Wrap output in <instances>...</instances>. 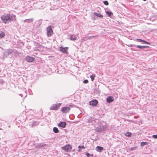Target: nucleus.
<instances>
[{
    "label": "nucleus",
    "mask_w": 157,
    "mask_h": 157,
    "mask_svg": "<svg viewBox=\"0 0 157 157\" xmlns=\"http://www.w3.org/2000/svg\"><path fill=\"white\" fill-rule=\"evenodd\" d=\"M16 18V17L15 15L10 14H4L1 18V20L5 24L12 21H15Z\"/></svg>",
    "instance_id": "nucleus-1"
},
{
    "label": "nucleus",
    "mask_w": 157,
    "mask_h": 157,
    "mask_svg": "<svg viewBox=\"0 0 157 157\" xmlns=\"http://www.w3.org/2000/svg\"><path fill=\"white\" fill-rule=\"evenodd\" d=\"M61 148L62 149L67 152H70L72 148L71 146L69 144L66 145Z\"/></svg>",
    "instance_id": "nucleus-2"
},
{
    "label": "nucleus",
    "mask_w": 157,
    "mask_h": 157,
    "mask_svg": "<svg viewBox=\"0 0 157 157\" xmlns=\"http://www.w3.org/2000/svg\"><path fill=\"white\" fill-rule=\"evenodd\" d=\"M47 36L50 37L53 34V31L50 26H48L47 28Z\"/></svg>",
    "instance_id": "nucleus-3"
},
{
    "label": "nucleus",
    "mask_w": 157,
    "mask_h": 157,
    "mask_svg": "<svg viewBox=\"0 0 157 157\" xmlns=\"http://www.w3.org/2000/svg\"><path fill=\"white\" fill-rule=\"evenodd\" d=\"M61 105V104L59 103V105L54 104L52 106L50 107L51 110H57L60 107V105Z\"/></svg>",
    "instance_id": "nucleus-4"
},
{
    "label": "nucleus",
    "mask_w": 157,
    "mask_h": 157,
    "mask_svg": "<svg viewBox=\"0 0 157 157\" xmlns=\"http://www.w3.org/2000/svg\"><path fill=\"white\" fill-rule=\"evenodd\" d=\"M48 146L46 144H44L43 143L39 144H36L35 146V148H42L44 147L47 146Z\"/></svg>",
    "instance_id": "nucleus-5"
},
{
    "label": "nucleus",
    "mask_w": 157,
    "mask_h": 157,
    "mask_svg": "<svg viewBox=\"0 0 157 157\" xmlns=\"http://www.w3.org/2000/svg\"><path fill=\"white\" fill-rule=\"evenodd\" d=\"M98 103V101L96 99H94L89 102V104L92 106H95Z\"/></svg>",
    "instance_id": "nucleus-6"
},
{
    "label": "nucleus",
    "mask_w": 157,
    "mask_h": 157,
    "mask_svg": "<svg viewBox=\"0 0 157 157\" xmlns=\"http://www.w3.org/2000/svg\"><path fill=\"white\" fill-rule=\"evenodd\" d=\"M70 110L69 107H64L62 108L61 111L63 113H67Z\"/></svg>",
    "instance_id": "nucleus-7"
},
{
    "label": "nucleus",
    "mask_w": 157,
    "mask_h": 157,
    "mask_svg": "<svg viewBox=\"0 0 157 157\" xmlns=\"http://www.w3.org/2000/svg\"><path fill=\"white\" fill-rule=\"evenodd\" d=\"M68 47L63 48L62 47H61L60 48V51L62 52L63 53H67V49Z\"/></svg>",
    "instance_id": "nucleus-8"
},
{
    "label": "nucleus",
    "mask_w": 157,
    "mask_h": 157,
    "mask_svg": "<svg viewBox=\"0 0 157 157\" xmlns=\"http://www.w3.org/2000/svg\"><path fill=\"white\" fill-rule=\"evenodd\" d=\"M66 124L67 123L65 122H61L58 124V126L59 127L64 128L65 127Z\"/></svg>",
    "instance_id": "nucleus-9"
},
{
    "label": "nucleus",
    "mask_w": 157,
    "mask_h": 157,
    "mask_svg": "<svg viewBox=\"0 0 157 157\" xmlns=\"http://www.w3.org/2000/svg\"><path fill=\"white\" fill-rule=\"evenodd\" d=\"M25 59L28 62H31L33 61L34 59L32 57L28 56L26 57Z\"/></svg>",
    "instance_id": "nucleus-10"
},
{
    "label": "nucleus",
    "mask_w": 157,
    "mask_h": 157,
    "mask_svg": "<svg viewBox=\"0 0 157 157\" xmlns=\"http://www.w3.org/2000/svg\"><path fill=\"white\" fill-rule=\"evenodd\" d=\"M113 100V98L112 96H109L106 98V101L108 103H110L112 102Z\"/></svg>",
    "instance_id": "nucleus-11"
},
{
    "label": "nucleus",
    "mask_w": 157,
    "mask_h": 157,
    "mask_svg": "<svg viewBox=\"0 0 157 157\" xmlns=\"http://www.w3.org/2000/svg\"><path fill=\"white\" fill-rule=\"evenodd\" d=\"M70 39L71 40L75 41L77 39V37L74 34L71 35L70 36Z\"/></svg>",
    "instance_id": "nucleus-12"
},
{
    "label": "nucleus",
    "mask_w": 157,
    "mask_h": 157,
    "mask_svg": "<svg viewBox=\"0 0 157 157\" xmlns=\"http://www.w3.org/2000/svg\"><path fill=\"white\" fill-rule=\"evenodd\" d=\"M103 149V148L102 147L97 146L96 147V150L97 151L101 152Z\"/></svg>",
    "instance_id": "nucleus-13"
},
{
    "label": "nucleus",
    "mask_w": 157,
    "mask_h": 157,
    "mask_svg": "<svg viewBox=\"0 0 157 157\" xmlns=\"http://www.w3.org/2000/svg\"><path fill=\"white\" fill-rule=\"evenodd\" d=\"M33 18H31V19H25L24 21V22H27L28 23H31L32 22H33Z\"/></svg>",
    "instance_id": "nucleus-14"
},
{
    "label": "nucleus",
    "mask_w": 157,
    "mask_h": 157,
    "mask_svg": "<svg viewBox=\"0 0 157 157\" xmlns=\"http://www.w3.org/2000/svg\"><path fill=\"white\" fill-rule=\"evenodd\" d=\"M94 121V119L92 117H89L87 119V122L88 123H92Z\"/></svg>",
    "instance_id": "nucleus-15"
},
{
    "label": "nucleus",
    "mask_w": 157,
    "mask_h": 157,
    "mask_svg": "<svg viewBox=\"0 0 157 157\" xmlns=\"http://www.w3.org/2000/svg\"><path fill=\"white\" fill-rule=\"evenodd\" d=\"M13 51L12 49H8L6 51V53L8 55H9L11 54Z\"/></svg>",
    "instance_id": "nucleus-16"
},
{
    "label": "nucleus",
    "mask_w": 157,
    "mask_h": 157,
    "mask_svg": "<svg viewBox=\"0 0 157 157\" xmlns=\"http://www.w3.org/2000/svg\"><path fill=\"white\" fill-rule=\"evenodd\" d=\"M94 14L96 16L99 17L101 18H102L103 17V15H101L100 13H98L96 12H94Z\"/></svg>",
    "instance_id": "nucleus-17"
},
{
    "label": "nucleus",
    "mask_w": 157,
    "mask_h": 157,
    "mask_svg": "<svg viewBox=\"0 0 157 157\" xmlns=\"http://www.w3.org/2000/svg\"><path fill=\"white\" fill-rule=\"evenodd\" d=\"M106 13L109 17H111L113 15V13L111 12L107 11H106Z\"/></svg>",
    "instance_id": "nucleus-18"
},
{
    "label": "nucleus",
    "mask_w": 157,
    "mask_h": 157,
    "mask_svg": "<svg viewBox=\"0 0 157 157\" xmlns=\"http://www.w3.org/2000/svg\"><path fill=\"white\" fill-rule=\"evenodd\" d=\"M39 122L38 121H34L33 122L32 124V127H33V126L36 125H38L39 124Z\"/></svg>",
    "instance_id": "nucleus-19"
},
{
    "label": "nucleus",
    "mask_w": 157,
    "mask_h": 157,
    "mask_svg": "<svg viewBox=\"0 0 157 157\" xmlns=\"http://www.w3.org/2000/svg\"><path fill=\"white\" fill-rule=\"evenodd\" d=\"M5 36V33L4 32L1 31L0 32V38L4 37Z\"/></svg>",
    "instance_id": "nucleus-20"
},
{
    "label": "nucleus",
    "mask_w": 157,
    "mask_h": 157,
    "mask_svg": "<svg viewBox=\"0 0 157 157\" xmlns=\"http://www.w3.org/2000/svg\"><path fill=\"white\" fill-rule=\"evenodd\" d=\"M53 131L55 133H57L59 132V130L56 127H54L53 128Z\"/></svg>",
    "instance_id": "nucleus-21"
},
{
    "label": "nucleus",
    "mask_w": 157,
    "mask_h": 157,
    "mask_svg": "<svg viewBox=\"0 0 157 157\" xmlns=\"http://www.w3.org/2000/svg\"><path fill=\"white\" fill-rule=\"evenodd\" d=\"M96 131L97 132H100L101 131V128H97L95 129Z\"/></svg>",
    "instance_id": "nucleus-22"
},
{
    "label": "nucleus",
    "mask_w": 157,
    "mask_h": 157,
    "mask_svg": "<svg viewBox=\"0 0 157 157\" xmlns=\"http://www.w3.org/2000/svg\"><path fill=\"white\" fill-rule=\"evenodd\" d=\"M135 47H136L137 48H139L140 49H144L143 46L136 45V46Z\"/></svg>",
    "instance_id": "nucleus-23"
},
{
    "label": "nucleus",
    "mask_w": 157,
    "mask_h": 157,
    "mask_svg": "<svg viewBox=\"0 0 157 157\" xmlns=\"http://www.w3.org/2000/svg\"><path fill=\"white\" fill-rule=\"evenodd\" d=\"M147 143L146 142H142L140 143V145L141 146H144L145 145H147Z\"/></svg>",
    "instance_id": "nucleus-24"
},
{
    "label": "nucleus",
    "mask_w": 157,
    "mask_h": 157,
    "mask_svg": "<svg viewBox=\"0 0 157 157\" xmlns=\"http://www.w3.org/2000/svg\"><path fill=\"white\" fill-rule=\"evenodd\" d=\"M132 135V133L131 132H127L125 134V136H130Z\"/></svg>",
    "instance_id": "nucleus-25"
},
{
    "label": "nucleus",
    "mask_w": 157,
    "mask_h": 157,
    "mask_svg": "<svg viewBox=\"0 0 157 157\" xmlns=\"http://www.w3.org/2000/svg\"><path fill=\"white\" fill-rule=\"evenodd\" d=\"M95 77V76L93 75H92L90 76V77L91 78V79L92 81H93L94 80V78Z\"/></svg>",
    "instance_id": "nucleus-26"
},
{
    "label": "nucleus",
    "mask_w": 157,
    "mask_h": 157,
    "mask_svg": "<svg viewBox=\"0 0 157 157\" xmlns=\"http://www.w3.org/2000/svg\"><path fill=\"white\" fill-rule=\"evenodd\" d=\"M142 42H143L144 44H150V43L147 42L145 40H142Z\"/></svg>",
    "instance_id": "nucleus-27"
},
{
    "label": "nucleus",
    "mask_w": 157,
    "mask_h": 157,
    "mask_svg": "<svg viewBox=\"0 0 157 157\" xmlns=\"http://www.w3.org/2000/svg\"><path fill=\"white\" fill-rule=\"evenodd\" d=\"M135 40L139 42H142V40L140 39H136Z\"/></svg>",
    "instance_id": "nucleus-28"
},
{
    "label": "nucleus",
    "mask_w": 157,
    "mask_h": 157,
    "mask_svg": "<svg viewBox=\"0 0 157 157\" xmlns=\"http://www.w3.org/2000/svg\"><path fill=\"white\" fill-rule=\"evenodd\" d=\"M103 3L105 5H109V2L107 1H104Z\"/></svg>",
    "instance_id": "nucleus-29"
},
{
    "label": "nucleus",
    "mask_w": 157,
    "mask_h": 157,
    "mask_svg": "<svg viewBox=\"0 0 157 157\" xmlns=\"http://www.w3.org/2000/svg\"><path fill=\"white\" fill-rule=\"evenodd\" d=\"M129 47H136V45L134 44H129L128 45Z\"/></svg>",
    "instance_id": "nucleus-30"
},
{
    "label": "nucleus",
    "mask_w": 157,
    "mask_h": 157,
    "mask_svg": "<svg viewBox=\"0 0 157 157\" xmlns=\"http://www.w3.org/2000/svg\"><path fill=\"white\" fill-rule=\"evenodd\" d=\"M78 148H80L82 149H84L85 148V147H84V146H78Z\"/></svg>",
    "instance_id": "nucleus-31"
},
{
    "label": "nucleus",
    "mask_w": 157,
    "mask_h": 157,
    "mask_svg": "<svg viewBox=\"0 0 157 157\" xmlns=\"http://www.w3.org/2000/svg\"><path fill=\"white\" fill-rule=\"evenodd\" d=\"M88 82V81L87 79H86L83 81V83H87Z\"/></svg>",
    "instance_id": "nucleus-32"
},
{
    "label": "nucleus",
    "mask_w": 157,
    "mask_h": 157,
    "mask_svg": "<svg viewBox=\"0 0 157 157\" xmlns=\"http://www.w3.org/2000/svg\"><path fill=\"white\" fill-rule=\"evenodd\" d=\"M152 137L154 139H157V135H153Z\"/></svg>",
    "instance_id": "nucleus-33"
},
{
    "label": "nucleus",
    "mask_w": 157,
    "mask_h": 157,
    "mask_svg": "<svg viewBox=\"0 0 157 157\" xmlns=\"http://www.w3.org/2000/svg\"><path fill=\"white\" fill-rule=\"evenodd\" d=\"M94 36H89L88 37V38L87 39V38H86V39H84V41H85L86 40H87V39H90V38H91V37H94Z\"/></svg>",
    "instance_id": "nucleus-34"
},
{
    "label": "nucleus",
    "mask_w": 157,
    "mask_h": 157,
    "mask_svg": "<svg viewBox=\"0 0 157 157\" xmlns=\"http://www.w3.org/2000/svg\"><path fill=\"white\" fill-rule=\"evenodd\" d=\"M29 146H35V145L34 144V143H29Z\"/></svg>",
    "instance_id": "nucleus-35"
},
{
    "label": "nucleus",
    "mask_w": 157,
    "mask_h": 157,
    "mask_svg": "<svg viewBox=\"0 0 157 157\" xmlns=\"http://www.w3.org/2000/svg\"><path fill=\"white\" fill-rule=\"evenodd\" d=\"M85 155L87 156V157H90V154L88 153H86Z\"/></svg>",
    "instance_id": "nucleus-36"
},
{
    "label": "nucleus",
    "mask_w": 157,
    "mask_h": 157,
    "mask_svg": "<svg viewBox=\"0 0 157 157\" xmlns=\"http://www.w3.org/2000/svg\"><path fill=\"white\" fill-rule=\"evenodd\" d=\"M136 147H133L130 150L131 151L135 150L136 149Z\"/></svg>",
    "instance_id": "nucleus-37"
},
{
    "label": "nucleus",
    "mask_w": 157,
    "mask_h": 157,
    "mask_svg": "<svg viewBox=\"0 0 157 157\" xmlns=\"http://www.w3.org/2000/svg\"><path fill=\"white\" fill-rule=\"evenodd\" d=\"M143 47H144V49L145 48H148L149 47L148 46H143Z\"/></svg>",
    "instance_id": "nucleus-38"
},
{
    "label": "nucleus",
    "mask_w": 157,
    "mask_h": 157,
    "mask_svg": "<svg viewBox=\"0 0 157 157\" xmlns=\"http://www.w3.org/2000/svg\"><path fill=\"white\" fill-rule=\"evenodd\" d=\"M82 149L80 148H78V151L80 152L81 151Z\"/></svg>",
    "instance_id": "nucleus-39"
},
{
    "label": "nucleus",
    "mask_w": 157,
    "mask_h": 157,
    "mask_svg": "<svg viewBox=\"0 0 157 157\" xmlns=\"http://www.w3.org/2000/svg\"><path fill=\"white\" fill-rule=\"evenodd\" d=\"M90 155L91 156H93L94 155L93 154H91Z\"/></svg>",
    "instance_id": "nucleus-40"
},
{
    "label": "nucleus",
    "mask_w": 157,
    "mask_h": 157,
    "mask_svg": "<svg viewBox=\"0 0 157 157\" xmlns=\"http://www.w3.org/2000/svg\"><path fill=\"white\" fill-rule=\"evenodd\" d=\"M134 118H137V117H136V116H134Z\"/></svg>",
    "instance_id": "nucleus-41"
},
{
    "label": "nucleus",
    "mask_w": 157,
    "mask_h": 157,
    "mask_svg": "<svg viewBox=\"0 0 157 157\" xmlns=\"http://www.w3.org/2000/svg\"><path fill=\"white\" fill-rule=\"evenodd\" d=\"M143 1H146L147 0H143Z\"/></svg>",
    "instance_id": "nucleus-42"
},
{
    "label": "nucleus",
    "mask_w": 157,
    "mask_h": 157,
    "mask_svg": "<svg viewBox=\"0 0 157 157\" xmlns=\"http://www.w3.org/2000/svg\"><path fill=\"white\" fill-rule=\"evenodd\" d=\"M22 45H24V44H23V43H22Z\"/></svg>",
    "instance_id": "nucleus-43"
}]
</instances>
